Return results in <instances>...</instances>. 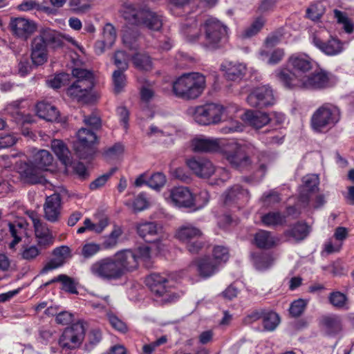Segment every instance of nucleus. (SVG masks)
Instances as JSON below:
<instances>
[{"mask_svg":"<svg viewBox=\"0 0 354 354\" xmlns=\"http://www.w3.org/2000/svg\"><path fill=\"white\" fill-rule=\"evenodd\" d=\"M279 238L271 232L261 230L254 236V245L260 249H270L279 245Z\"/></svg>","mask_w":354,"mask_h":354,"instance_id":"nucleus-27","label":"nucleus"},{"mask_svg":"<svg viewBox=\"0 0 354 354\" xmlns=\"http://www.w3.org/2000/svg\"><path fill=\"white\" fill-rule=\"evenodd\" d=\"M138 37V33L137 32H133L130 30H124L122 36V40L124 44L129 47L131 49L136 48V41Z\"/></svg>","mask_w":354,"mask_h":354,"instance_id":"nucleus-61","label":"nucleus"},{"mask_svg":"<svg viewBox=\"0 0 354 354\" xmlns=\"http://www.w3.org/2000/svg\"><path fill=\"white\" fill-rule=\"evenodd\" d=\"M221 70L227 80L237 81L245 76L247 66L244 63L237 61H225L221 65Z\"/></svg>","mask_w":354,"mask_h":354,"instance_id":"nucleus-24","label":"nucleus"},{"mask_svg":"<svg viewBox=\"0 0 354 354\" xmlns=\"http://www.w3.org/2000/svg\"><path fill=\"white\" fill-rule=\"evenodd\" d=\"M50 146L53 151L66 167L72 165L73 163L70 158V151L62 140L54 139L51 141Z\"/></svg>","mask_w":354,"mask_h":354,"instance_id":"nucleus-34","label":"nucleus"},{"mask_svg":"<svg viewBox=\"0 0 354 354\" xmlns=\"http://www.w3.org/2000/svg\"><path fill=\"white\" fill-rule=\"evenodd\" d=\"M89 271L94 277L104 281H113L121 278V271L112 257L95 261L91 265Z\"/></svg>","mask_w":354,"mask_h":354,"instance_id":"nucleus-10","label":"nucleus"},{"mask_svg":"<svg viewBox=\"0 0 354 354\" xmlns=\"http://www.w3.org/2000/svg\"><path fill=\"white\" fill-rule=\"evenodd\" d=\"M239 111L236 104L223 106L220 104L209 103L198 106H192L187 113L198 124L201 125L216 124L225 118H232Z\"/></svg>","mask_w":354,"mask_h":354,"instance_id":"nucleus-1","label":"nucleus"},{"mask_svg":"<svg viewBox=\"0 0 354 354\" xmlns=\"http://www.w3.org/2000/svg\"><path fill=\"white\" fill-rule=\"evenodd\" d=\"M122 234L123 230L122 227L115 225L111 233L103 237V241L101 244L102 249L111 250L115 248L117 246L118 240Z\"/></svg>","mask_w":354,"mask_h":354,"instance_id":"nucleus-38","label":"nucleus"},{"mask_svg":"<svg viewBox=\"0 0 354 354\" xmlns=\"http://www.w3.org/2000/svg\"><path fill=\"white\" fill-rule=\"evenodd\" d=\"M225 145V140L200 136L192 140V147L195 152H217L221 151Z\"/></svg>","mask_w":354,"mask_h":354,"instance_id":"nucleus-19","label":"nucleus"},{"mask_svg":"<svg viewBox=\"0 0 354 354\" xmlns=\"http://www.w3.org/2000/svg\"><path fill=\"white\" fill-rule=\"evenodd\" d=\"M334 15L339 24H343V28L347 33H351L353 31V24L347 17L346 15L338 10H334Z\"/></svg>","mask_w":354,"mask_h":354,"instance_id":"nucleus-54","label":"nucleus"},{"mask_svg":"<svg viewBox=\"0 0 354 354\" xmlns=\"http://www.w3.org/2000/svg\"><path fill=\"white\" fill-rule=\"evenodd\" d=\"M37 115L48 122H59L62 119L59 115V111L55 106L49 103L41 102L36 105Z\"/></svg>","mask_w":354,"mask_h":354,"instance_id":"nucleus-31","label":"nucleus"},{"mask_svg":"<svg viewBox=\"0 0 354 354\" xmlns=\"http://www.w3.org/2000/svg\"><path fill=\"white\" fill-rule=\"evenodd\" d=\"M311 40L315 46L328 56L337 55L344 50L345 44L335 37H331L327 41H323L319 34H314Z\"/></svg>","mask_w":354,"mask_h":354,"instance_id":"nucleus-18","label":"nucleus"},{"mask_svg":"<svg viewBox=\"0 0 354 354\" xmlns=\"http://www.w3.org/2000/svg\"><path fill=\"white\" fill-rule=\"evenodd\" d=\"M261 222L267 227L282 225L286 223V216L279 212H270L261 216Z\"/></svg>","mask_w":354,"mask_h":354,"instance_id":"nucleus-44","label":"nucleus"},{"mask_svg":"<svg viewBox=\"0 0 354 354\" xmlns=\"http://www.w3.org/2000/svg\"><path fill=\"white\" fill-rule=\"evenodd\" d=\"M103 40L106 42L109 48H111L116 39V31L113 26L106 24L103 29Z\"/></svg>","mask_w":354,"mask_h":354,"instance_id":"nucleus-56","label":"nucleus"},{"mask_svg":"<svg viewBox=\"0 0 354 354\" xmlns=\"http://www.w3.org/2000/svg\"><path fill=\"white\" fill-rule=\"evenodd\" d=\"M254 266L257 270H264L269 268L273 263L274 259L268 254H259L253 256Z\"/></svg>","mask_w":354,"mask_h":354,"instance_id":"nucleus-48","label":"nucleus"},{"mask_svg":"<svg viewBox=\"0 0 354 354\" xmlns=\"http://www.w3.org/2000/svg\"><path fill=\"white\" fill-rule=\"evenodd\" d=\"M84 336V328L82 323L77 322L66 328L59 340L61 347L73 349L78 347Z\"/></svg>","mask_w":354,"mask_h":354,"instance_id":"nucleus-16","label":"nucleus"},{"mask_svg":"<svg viewBox=\"0 0 354 354\" xmlns=\"http://www.w3.org/2000/svg\"><path fill=\"white\" fill-rule=\"evenodd\" d=\"M40 250L35 245H26L23 247L21 252V257L26 261H31L39 256Z\"/></svg>","mask_w":354,"mask_h":354,"instance_id":"nucleus-59","label":"nucleus"},{"mask_svg":"<svg viewBox=\"0 0 354 354\" xmlns=\"http://www.w3.org/2000/svg\"><path fill=\"white\" fill-rule=\"evenodd\" d=\"M309 233V227L303 223H298L291 229L285 232V235L295 241L304 239Z\"/></svg>","mask_w":354,"mask_h":354,"instance_id":"nucleus-41","label":"nucleus"},{"mask_svg":"<svg viewBox=\"0 0 354 354\" xmlns=\"http://www.w3.org/2000/svg\"><path fill=\"white\" fill-rule=\"evenodd\" d=\"M273 90L267 85L254 88L247 97L248 104L255 108H266L276 103Z\"/></svg>","mask_w":354,"mask_h":354,"instance_id":"nucleus-15","label":"nucleus"},{"mask_svg":"<svg viewBox=\"0 0 354 354\" xmlns=\"http://www.w3.org/2000/svg\"><path fill=\"white\" fill-rule=\"evenodd\" d=\"M325 8L320 2L311 4L306 10L307 17L313 21H317L324 15Z\"/></svg>","mask_w":354,"mask_h":354,"instance_id":"nucleus-50","label":"nucleus"},{"mask_svg":"<svg viewBox=\"0 0 354 354\" xmlns=\"http://www.w3.org/2000/svg\"><path fill=\"white\" fill-rule=\"evenodd\" d=\"M263 325L266 330L273 331L280 323V317L272 310H265L263 317Z\"/></svg>","mask_w":354,"mask_h":354,"instance_id":"nucleus-45","label":"nucleus"},{"mask_svg":"<svg viewBox=\"0 0 354 354\" xmlns=\"http://www.w3.org/2000/svg\"><path fill=\"white\" fill-rule=\"evenodd\" d=\"M306 304L307 302L302 299L294 301L289 308L290 315L295 317L300 316L304 311Z\"/></svg>","mask_w":354,"mask_h":354,"instance_id":"nucleus-60","label":"nucleus"},{"mask_svg":"<svg viewBox=\"0 0 354 354\" xmlns=\"http://www.w3.org/2000/svg\"><path fill=\"white\" fill-rule=\"evenodd\" d=\"M124 17L131 24L143 25L152 30H159L162 26V15L148 8L129 9Z\"/></svg>","mask_w":354,"mask_h":354,"instance_id":"nucleus-8","label":"nucleus"},{"mask_svg":"<svg viewBox=\"0 0 354 354\" xmlns=\"http://www.w3.org/2000/svg\"><path fill=\"white\" fill-rule=\"evenodd\" d=\"M203 37L201 44L210 49L222 46L227 36L228 28L221 21L209 17L202 24Z\"/></svg>","mask_w":354,"mask_h":354,"instance_id":"nucleus-5","label":"nucleus"},{"mask_svg":"<svg viewBox=\"0 0 354 354\" xmlns=\"http://www.w3.org/2000/svg\"><path fill=\"white\" fill-rule=\"evenodd\" d=\"M113 257L115 263L121 271V277L127 272L138 268L137 256L131 250H122L117 252Z\"/></svg>","mask_w":354,"mask_h":354,"instance_id":"nucleus-20","label":"nucleus"},{"mask_svg":"<svg viewBox=\"0 0 354 354\" xmlns=\"http://www.w3.org/2000/svg\"><path fill=\"white\" fill-rule=\"evenodd\" d=\"M197 267L199 274L204 277H208L214 274L218 266L216 262L213 261L209 257H204L194 262Z\"/></svg>","mask_w":354,"mask_h":354,"instance_id":"nucleus-36","label":"nucleus"},{"mask_svg":"<svg viewBox=\"0 0 354 354\" xmlns=\"http://www.w3.org/2000/svg\"><path fill=\"white\" fill-rule=\"evenodd\" d=\"M243 120L254 129H261L268 124L272 120L270 115L265 112L247 111Z\"/></svg>","mask_w":354,"mask_h":354,"instance_id":"nucleus-30","label":"nucleus"},{"mask_svg":"<svg viewBox=\"0 0 354 354\" xmlns=\"http://www.w3.org/2000/svg\"><path fill=\"white\" fill-rule=\"evenodd\" d=\"M114 64L118 67V69L122 71L127 70L129 67V56L123 50H118L115 53Z\"/></svg>","mask_w":354,"mask_h":354,"instance_id":"nucleus-53","label":"nucleus"},{"mask_svg":"<svg viewBox=\"0 0 354 354\" xmlns=\"http://www.w3.org/2000/svg\"><path fill=\"white\" fill-rule=\"evenodd\" d=\"M68 5L71 10L77 14L85 13L91 8L89 3H83L82 0H69Z\"/></svg>","mask_w":354,"mask_h":354,"instance_id":"nucleus-63","label":"nucleus"},{"mask_svg":"<svg viewBox=\"0 0 354 354\" xmlns=\"http://www.w3.org/2000/svg\"><path fill=\"white\" fill-rule=\"evenodd\" d=\"M23 102V100L13 101L8 104L6 108L7 113L11 115L17 124H24L28 122L26 116L21 111L23 106L21 104Z\"/></svg>","mask_w":354,"mask_h":354,"instance_id":"nucleus-37","label":"nucleus"},{"mask_svg":"<svg viewBox=\"0 0 354 354\" xmlns=\"http://www.w3.org/2000/svg\"><path fill=\"white\" fill-rule=\"evenodd\" d=\"M134 66L141 70H149L151 68V61L149 56L145 53H137L132 57Z\"/></svg>","mask_w":354,"mask_h":354,"instance_id":"nucleus-49","label":"nucleus"},{"mask_svg":"<svg viewBox=\"0 0 354 354\" xmlns=\"http://www.w3.org/2000/svg\"><path fill=\"white\" fill-rule=\"evenodd\" d=\"M288 64L299 77H304L313 68L315 62L305 53H294L289 57Z\"/></svg>","mask_w":354,"mask_h":354,"instance_id":"nucleus-21","label":"nucleus"},{"mask_svg":"<svg viewBox=\"0 0 354 354\" xmlns=\"http://www.w3.org/2000/svg\"><path fill=\"white\" fill-rule=\"evenodd\" d=\"M125 71L117 69L112 75L113 91L115 93L122 92L127 84V77L124 73Z\"/></svg>","mask_w":354,"mask_h":354,"instance_id":"nucleus-47","label":"nucleus"},{"mask_svg":"<svg viewBox=\"0 0 354 354\" xmlns=\"http://www.w3.org/2000/svg\"><path fill=\"white\" fill-rule=\"evenodd\" d=\"M176 238L185 244L192 254L198 253L205 246L201 230L192 225H183L177 230Z\"/></svg>","mask_w":354,"mask_h":354,"instance_id":"nucleus-9","label":"nucleus"},{"mask_svg":"<svg viewBox=\"0 0 354 354\" xmlns=\"http://www.w3.org/2000/svg\"><path fill=\"white\" fill-rule=\"evenodd\" d=\"M205 88V77L198 73H185L174 82L172 90L174 95L183 100H194L198 97Z\"/></svg>","mask_w":354,"mask_h":354,"instance_id":"nucleus-3","label":"nucleus"},{"mask_svg":"<svg viewBox=\"0 0 354 354\" xmlns=\"http://www.w3.org/2000/svg\"><path fill=\"white\" fill-rule=\"evenodd\" d=\"M277 80L287 88H301L302 77L287 68H279L274 73Z\"/></svg>","mask_w":354,"mask_h":354,"instance_id":"nucleus-26","label":"nucleus"},{"mask_svg":"<svg viewBox=\"0 0 354 354\" xmlns=\"http://www.w3.org/2000/svg\"><path fill=\"white\" fill-rule=\"evenodd\" d=\"M9 230L13 241L10 243V248H13L21 241L22 236L26 234V223L23 221H15L8 224Z\"/></svg>","mask_w":354,"mask_h":354,"instance_id":"nucleus-40","label":"nucleus"},{"mask_svg":"<svg viewBox=\"0 0 354 354\" xmlns=\"http://www.w3.org/2000/svg\"><path fill=\"white\" fill-rule=\"evenodd\" d=\"M146 285L157 297H162L164 301H172L176 296L169 294L171 284L167 278L158 273H152L145 279Z\"/></svg>","mask_w":354,"mask_h":354,"instance_id":"nucleus-14","label":"nucleus"},{"mask_svg":"<svg viewBox=\"0 0 354 354\" xmlns=\"http://www.w3.org/2000/svg\"><path fill=\"white\" fill-rule=\"evenodd\" d=\"M328 298L329 303L337 309L348 310L349 308L347 296L339 291L330 292Z\"/></svg>","mask_w":354,"mask_h":354,"instance_id":"nucleus-42","label":"nucleus"},{"mask_svg":"<svg viewBox=\"0 0 354 354\" xmlns=\"http://www.w3.org/2000/svg\"><path fill=\"white\" fill-rule=\"evenodd\" d=\"M35 232L39 245L47 247L53 243V236L45 223L35 229Z\"/></svg>","mask_w":354,"mask_h":354,"instance_id":"nucleus-43","label":"nucleus"},{"mask_svg":"<svg viewBox=\"0 0 354 354\" xmlns=\"http://www.w3.org/2000/svg\"><path fill=\"white\" fill-rule=\"evenodd\" d=\"M101 245L94 242H87L82 245V255L89 259L97 254L102 250Z\"/></svg>","mask_w":354,"mask_h":354,"instance_id":"nucleus-52","label":"nucleus"},{"mask_svg":"<svg viewBox=\"0 0 354 354\" xmlns=\"http://www.w3.org/2000/svg\"><path fill=\"white\" fill-rule=\"evenodd\" d=\"M213 261L219 266L222 262H226L229 258L228 250L223 246H216L213 250Z\"/></svg>","mask_w":354,"mask_h":354,"instance_id":"nucleus-55","label":"nucleus"},{"mask_svg":"<svg viewBox=\"0 0 354 354\" xmlns=\"http://www.w3.org/2000/svg\"><path fill=\"white\" fill-rule=\"evenodd\" d=\"M251 148L252 145L250 144L225 141V145L222 147L221 151L223 157L232 167L242 170L251 164V160L248 155Z\"/></svg>","mask_w":354,"mask_h":354,"instance_id":"nucleus-6","label":"nucleus"},{"mask_svg":"<svg viewBox=\"0 0 354 354\" xmlns=\"http://www.w3.org/2000/svg\"><path fill=\"white\" fill-rule=\"evenodd\" d=\"M171 176L183 183H188L191 181L190 174L183 167H176L171 169Z\"/></svg>","mask_w":354,"mask_h":354,"instance_id":"nucleus-62","label":"nucleus"},{"mask_svg":"<svg viewBox=\"0 0 354 354\" xmlns=\"http://www.w3.org/2000/svg\"><path fill=\"white\" fill-rule=\"evenodd\" d=\"M62 45V36L57 32L50 28L41 30L31 43V59L33 64L39 66L47 62L48 46L55 48Z\"/></svg>","mask_w":354,"mask_h":354,"instance_id":"nucleus-2","label":"nucleus"},{"mask_svg":"<svg viewBox=\"0 0 354 354\" xmlns=\"http://www.w3.org/2000/svg\"><path fill=\"white\" fill-rule=\"evenodd\" d=\"M69 80V75L67 73H59L48 81V84L53 88H59L64 86Z\"/></svg>","mask_w":354,"mask_h":354,"instance_id":"nucleus-64","label":"nucleus"},{"mask_svg":"<svg viewBox=\"0 0 354 354\" xmlns=\"http://www.w3.org/2000/svg\"><path fill=\"white\" fill-rule=\"evenodd\" d=\"M202 31V24L199 26L195 19L187 21L181 28V32L183 37L190 43H195L200 41L201 42L203 37V35H201Z\"/></svg>","mask_w":354,"mask_h":354,"instance_id":"nucleus-28","label":"nucleus"},{"mask_svg":"<svg viewBox=\"0 0 354 354\" xmlns=\"http://www.w3.org/2000/svg\"><path fill=\"white\" fill-rule=\"evenodd\" d=\"M167 203L176 207L190 208L194 206V196L187 187H174L164 193Z\"/></svg>","mask_w":354,"mask_h":354,"instance_id":"nucleus-11","label":"nucleus"},{"mask_svg":"<svg viewBox=\"0 0 354 354\" xmlns=\"http://www.w3.org/2000/svg\"><path fill=\"white\" fill-rule=\"evenodd\" d=\"M323 324L331 333H337L342 329V321L337 316H327L323 318Z\"/></svg>","mask_w":354,"mask_h":354,"instance_id":"nucleus-51","label":"nucleus"},{"mask_svg":"<svg viewBox=\"0 0 354 354\" xmlns=\"http://www.w3.org/2000/svg\"><path fill=\"white\" fill-rule=\"evenodd\" d=\"M186 165L192 173L200 178H209L216 172L214 164L204 157H192L186 160Z\"/></svg>","mask_w":354,"mask_h":354,"instance_id":"nucleus-17","label":"nucleus"},{"mask_svg":"<svg viewBox=\"0 0 354 354\" xmlns=\"http://www.w3.org/2000/svg\"><path fill=\"white\" fill-rule=\"evenodd\" d=\"M336 82L333 75L324 70L302 77L301 88L322 90L333 86Z\"/></svg>","mask_w":354,"mask_h":354,"instance_id":"nucleus-12","label":"nucleus"},{"mask_svg":"<svg viewBox=\"0 0 354 354\" xmlns=\"http://www.w3.org/2000/svg\"><path fill=\"white\" fill-rule=\"evenodd\" d=\"M223 201L225 204H230L237 201L247 203L250 195L247 189H243L240 185H236L227 190L223 195Z\"/></svg>","mask_w":354,"mask_h":354,"instance_id":"nucleus-33","label":"nucleus"},{"mask_svg":"<svg viewBox=\"0 0 354 354\" xmlns=\"http://www.w3.org/2000/svg\"><path fill=\"white\" fill-rule=\"evenodd\" d=\"M55 282H61L64 290L73 294L77 293L75 283L71 277L66 274H59L47 282L46 286Z\"/></svg>","mask_w":354,"mask_h":354,"instance_id":"nucleus-46","label":"nucleus"},{"mask_svg":"<svg viewBox=\"0 0 354 354\" xmlns=\"http://www.w3.org/2000/svg\"><path fill=\"white\" fill-rule=\"evenodd\" d=\"M72 75L76 80L68 88L67 94L77 101L83 100L93 87V73L86 69L75 68L73 69Z\"/></svg>","mask_w":354,"mask_h":354,"instance_id":"nucleus-7","label":"nucleus"},{"mask_svg":"<svg viewBox=\"0 0 354 354\" xmlns=\"http://www.w3.org/2000/svg\"><path fill=\"white\" fill-rule=\"evenodd\" d=\"M75 150L80 158L86 159L94 153L93 145L97 142L96 134L92 131L82 128L77 132Z\"/></svg>","mask_w":354,"mask_h":354,"instance_id":"nucleus-13","label":"nucleus"},{"mask_svg":"<svg viewBox=\"0 0 354 354\" xmlns=\"http://www.w3.org/2000/svg\"><path fill=\"white\" fill-rule=\"evenodd\" d=\"M61 196L59 194H54L46 198L44 205L45 218L55 223L59 220L61 213Z\"/></svg>","mask_w":354,"mask_h":354,"instance_id":"nucleus-25","label":"nucleus"},{"mask_svg":"<svg viewBox=\"0 0 354 354\" xmlns=\"http://www.w3.org/2000/svg\"><path fill=\"white\" fill-rule=\"evenodd\" d=\"M166 183L165 176L162 173H156L153 174L147 180V185L152 189H159L163 187Z\"/></svg>","mask_w":354,"mask_h":354,"instance_id":"nucleus-57","label":"nucleus"},{"mask_svg":"<svg viewBox=\"0 0 354 354\" xmlns=\"http://www.w3.org/2000/svg\"><path fill=\"white\" fill-rule=\"evenodd\" d=\"M43 171L39 167L33 165L31 161L22 162L19 167V172L24 180L30 184L44 183L46 179Z\"/></svg>","mask_w":354,"mask_h":354,"instance_id":"nucleus-22","label":"nucleus"},{"mask_svg":"<svg viewBox=\"0 0 354 354\" xmlns=\"http://www.w3.org/2000/svg\"><path fill=\"white\" fill-rule=\"evenodd\" d=\"M303 185L301 187L299 201L307 205L310 198V193L313 192L319 185V178L317 175L309 174L302 179Z\"/></svg>","mask_w":354,"mask_h":354,"instance_id":"nucleus-32","label":"nucleus"},{"mask_svg":"<svg viewBox=\"0 0 354 354\" xmlns=\"http://www.w3.org/2000/svg\"><path fill=\"white\" fill-rule=\"evenodd\" d=\"M137 232L140 236L145 239L147 241H151L147 239L148 236L158 235L161 230V227L154 222H144L137 225Z\"/></svg>","mask_w":354,"mask_h":354,"instance_id":"nucleus-39","label":"nucleus"},{"mask_svg":"<svg viewBox=\"0 0 354 354\" xmlns=\"http://www.w3.org/2000/svg\"><path fill=\"white\" fill-rule=\"evenodd\" d=\"M340 118L341 112L339 107L334 104L326 102L312 114L310 127L314 131L322 133L336 125Z\"/></svg>","mask_w":354,"mask_h":354,"instance_id":"nucleus-4","label":"nucleus"},{"mask_svg":"<svg viewBox=\"0 0 354 354\" xmlns=\"http://www.w3.org/2000/svg\"><path fill=\"white\" fill-rule=\"evenodd\" d=\"M53 160V157L48 151L39 149L33 152L32 160L30 161L43 171H46L48 167L52 165Z\"/></svg>","mask_w":354,"mask_h":354,"instance_id":"nucleus-35","label":"nucleus"},{"mask_svg":"<svg viewBox=\"0 0 354 354\" xmlns=\"http://www.w3.org/2000/svg\"><path fill=\"white\" fill-rule=\"evenodd\" d=\"M153 248H156L157 252H160L164 250L165 244L162 243L160 239H156L153 241L151 247L142 245L138 248L133 251L137 256L138 262L141 261L147 268H150L152 265L151 261V250Z\"/></svg>","mask_w":354,"mask_h":354,"instance_id":"nucleus-29","label":"nucleus"},{"mask_svg":"<svg viewBox=\"0 0 354 354\" xmlns=\"http://www.w3.org/2000/svg\"><path fill=\"white\" fill-rule=\"evenodd\" d=\"M10 27L14 35L22 39H27L36 30L35 23L23 17L10 21Z\"/></svg>","mask_w":354,"mask_h":354,"instance_id":"nucleus-23","label":"nucleus"},{"mask_svg":"<svg viewBox=\"0 0 354 354\" xmlns=\"http://www.w3.org/2000/svg\"><path fill=\"white\" fill-rule=\"evenodd\" d=\"M265 21L262 17L256 19L244 31V36L250 37L257 34L264 25Z\"/></svg>","mask_w":354,"mask_h":354,"instance_id":"nucleus-58","label":"nucleus"}]
</instances>
